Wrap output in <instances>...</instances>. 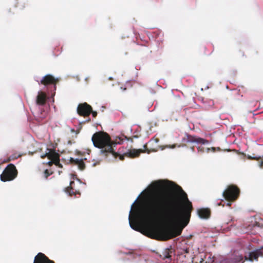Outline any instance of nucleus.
<instances>
[{
  "mask_svg": "<svg viewBox=\"0 0 263 263\" xmlns=\"http://www.w3.org/2000/svg\"><path fill=\"white\" fill-rule=\"evenodd\" d=\"M242 259H243V257H242V256H239L238 257V261H240L242 260Z\"/></svg>",
  "mask_w": 263,
  "mask_h": 263,
  "instance_id": "27",
  "label": "nucleus"
},
{
  "mask_svg": "<svg viewBox=\"0 0 263 263\" xmlns=\"http://www.w3.org/2000/svg\"><path fill=\"white\" fill-rule=\"evenodd\" d=\"M210 148H208L206 149V152H207V153H209V151H210Z\"/></svg>",
  "mask_w": 263,
  "mask_h": 263,
  "instance_id": "33",
  "label": "nucleus"
},
{
  "mask_svg": "<svg viewBox=\"0 0 263 263\" xmlns=\"http://www.w3.org/2000/svg\"><path fill=\"white\" fill-rule=\"evenodd\" d=\"M92 141L95 147L101 149L100 152L105 156L109 154H112L115 157L118 155L114 151L110 137L106 133L96 132L92 137Z\"/></svg>",
  "mask_w": 263,
  "mask_h": 263,
  "instance_id": "2",
  "label": "nucleus"
},
{
  "mask_svg": "<svg viewBox=\"0 0 263 263\" xmlns=\"http://www.w3.org/2000/svg\"><path fill=\"white\" fill-rule=\"evenodd\" d=\"M36 104L39 105H44L46 101V95L42 91L39 92L36 97Z\"/></svg>",
  "mask_w": 263,
  "mask_h": 263,
  "instance_id": "14",
  "label": "nucleus"
},
{
  "mask_svg": "<svg viewBox=\"0 0 263 263\" xmlns=\"http://www.w3.org/2000/svg\"><path fill=\"white\" fill-rule=\"evenodd\" d=\"M182 142L184 143H196L198 144H206L209 143L207 140L203 138L198 137L197 136L186 135L182 139Z\"/></svg>",
  "mask_w": 263,
  "mask_h": 263,
  "instance_id": "7",
  "label": "nucleus"
},
{
  "mask_svg": "<svg viewBox=\"0 0 263 263\" xmlns=\"http://www.w3.org/2000/svg\"><path fill=\"white\" fill-rule=\"evenodd\" d=\"M192 150L193 152H194V151H195L194 147H192Z\"/></svg>",
  "mask_w": 263,
  "mask_h": 263,
  "instance_id": "35",
  "label": "nucleus"
},
{
  "mask_svg": "<svg viewBox=\"0 0 263 263\" xmlns=\"http://www.w3.org/2000/svg\"><path fill=\"white\" fill-rule=\"evenodd\" d=\"M17 175V171L15 165L13 164H9L1 175V179L4 182L11 181L15 178Z\"/></svg>",
  "mask_w": 263,
  "mask_h": 263,
  "instance_id": "4",
  "label": "nucleus"
},
{
  "mask_svg": "<svg viewBox=\"0 0 263 263\" xmlns=\"http://www.w3.org/2000/svg\"><path fill=\"white\" fill-rule=\"evenodd\" d=\"M90 121V119L89 118L88 120V122H89Z\"/></svg>",
  "mask_w": 263,
  "mask_h": 263,
  "instance_id": "36",
  "label": "nucleus"
},
{
  "mask_svg": "<svg viewBox=\"0 0 263 263\" xmlns=\"http://www.w3.org/2000/svg\"><path fill=\"white\" fill-rule=\"evenodd\" d=\"M197 149L199 153H203L204 152V147L201 146H198Z\"/></svg>",
  "mask_w": 263,
  "mask_h": 263,
  "instance_id": "22",
  "label": "nucleus"
},
{
  "mask_svg": "<svg viewBox=\"0 0 263 263\" xmlns=\"http://www.w3.org/2000/svg\"><path fill=\"white\" fill-rule=\"evenodd\" d=\"M74 182L73 181H70V186L66 187L65 189V192H66L67 193H68L70 196H71L75 194L74 192L73 191V189L72 187V184H74Z\"/></svg>",
  "mask_w": 263,
  "mask_h": 263,
  "instance_id": "19",
  "label": "nucleus"
},
{
  "mask_svg": "<svg viewBox=\"0 0 263 263\" xmlns=\"http://www.w3.org/2000/svg\"><path fill=\"white\" fill-rule=\"evenodd\" d=\"M143 148H144V149H142L143 151H144L143 153H147L148 154L150 153L152 151L155 152L157 151L155 149H152V150H149V149H148L147 147V144H145L143 145Z\"/></svg>",
  "mask_w": 263,
  "mask_h": 263,
  "instance_id": "20",
  "label": "nucleus"
},
{
  "mask_svg": "<svg viewBox=\"0 0 263 263\" xmlns=\"http://www.w3.org/2000/svg\"><path fill=\"white\" fill-rule=\"evenodd\" d=\"M211 149H212V151L213 152H215V147H212V148H211Z\"/></svg>",
  "mask_w": 263,
  "mask_h": 263,
  "instance_id": "32",
  "label": "nucleus"
},
{
  "mask_svg": "<svg viewBox=\"0 0 263 263\" xmlns=\"http://www.w3.org/2000/svg\"><path fill=\"white\" fill-rule=\"evenodd\" d=\"M99 162H97V163H93V164H92V166H95L97 164H99Z\"/></svg>",
  "mask_w": 263,
  "mask_h": 263,
  "instance_id": "31",
  "label": "nucleus"
},
{
  "mask_svg": "<svg viewBox=\"0 0 263 263\" xmlns=\"http://www.w3.org/2000/svg\"><path fill=\"white\" fill-rule=\"evenodd\" d=\"M171 147H172V148H174V147H175V145H174V146H172Z\"/></svg>",
  "mask_w": 263,
  "mask_h": 263,
  "instance_id": "37",
  "label": "nucleus"
},
{
  "mask_svg": "<svg viewBox=\"0 0 263 263\" xmlns=\"http://www.w3.org/2000/svg\"><path fill=\"white\" fill-rule=\"evenodd\" d=\"M70 164L78 165L81 171H83L85 168V164L83 159H74L70 158L69 159Z\"/></svg>",
  "mask_w": 263,
  "mask_h": 263,
  "instance_id": "12",
  "label": "nucleus"
},
{
  "mask_svg": "<svg viewBox=\"0 0 263 263\" xmlns=\"http://www.w3.org/2000/svg\"><path fill=\"white\" fill-rule=\"evenodd\" d=\"M54 159V164L59 167H62V165L60 163V155L58 153H54L53 157H52Z\"/></svg>",
  "mask_w": 263,
  "mask_h": 263,
  "instance_id": "18",
  "label": "nucleus"
},
{
  "mask_svg": "<svg viewBox=\"0 0 263 263\" xmlns=\"http://www.w3.org/2000/svg\"><path fill=\"white\" fill-rule=\"evenodd\" d=\"M57 153L54 149L47 148V151L45 154H43L41 156L42 159H44L47 157L50 161L46 163V164L49 166H51L53 164H54V159L52 158L53 157V154Z\"/></svg>",
  "mask_w": 263,
  "mask_h": 263,
  "instance_id": "9",
  "label": "nucleus"
},
{
  "mask_svg": "<svg viewBox=\"0 0 263 263\" xmlns=\"http://www.w3.org/2000/svg\"><path fill=\"white\" fill-rule=\"evenodd\" d=\"M174 250L171 247L170 248L165 249L160 255V257L162 259H170L171 260L172 254L173 253Z\"/></svg>",
  "mask_w": 263,
  "mask_h": 263,
  "instance_id": "15",
  "label": "nucleus"
},
{
  "mask_svg": "<svg viewBox=\"0 0 263 263\" xmlns=\"http://www.w3.org/2000/svg\"><path fill=\"white\" fill-rule=\"evenodd\" d=\"M184 252L185 253H189V250L188 249H186L185 250H184Z\"/></svg>",
  "mask_w": 263,
  "mask_h": 263,
  "instance_id": "28",
  "label": "nucleus"
},
{
  "mask_svg": "<svg viewBox=\"0 0 263 263\" xmlns=\"http://www.w3.org/2000/svg\"><path fill=\"white\" fill-rule=\"evenodd\" d=\"M125 157H126V156L124 155V154L122 155H119V158L121 160H123L124 159Z\"/></svg>",
  "mask_w": 263,
  "mask_h": 263,
  "instance_id": "24",
  "label": "nucleus"
},
{
  "mask_svg": "<svg viewBox=\"0 0 263 263\" xmlns=\"http://www.w3.org/2000/svg\"><path fill=\"white\" fill-rule=\"evenodd\" d=\"M248 158L250 160H254L258 161V165L260 168H263V156L262 157H252L251 156H248Z\"/></svg>",
  "mask_w": 263,
  "mask_h": 263,
  "instance_id": "17",
  "label": "nucleus"
},
{
  "mask_svg": "<svg viewBox=\"0 0 263 263\" xmlns=\"http://www.w3.org/2000/svg\"><path fill=\"white\" fill-rule=\"evenodd\" d=\"M143 152L144 151H143L142 149H132L125 153L124 155L127 157L134 158L138 157L140 154L143 153Z\"/></svg>",
  "mask_w": 263,
  "mask_h": 263,
  "instance_id": "11",
  "label": "nucleus"
},
{
  "mask_svg": "<svg viewBox=\"0 0 263 263\" xmlns=\"http://www.w3.org/2000/svg\"><path fill=\"white\" fill-rule=\"evenodd\" d=\"M259 256H263V251L261 249H257L250 252L248 255H245V259L250 261H257Z\"/></svg>",
  "mask_w": 263,
  "mask_h": 263,
  "instance_id": "8",
  "label": "nucleus"
},
{
  "mask_svg": "<svg viewBox=\"0 0 263 263\" xmlns=\"http://www.w3.org/2000/svg\"><path fill=\"white\" fill-rule=\"evenodd\" d=\"M182 257H185V255H183L182 254L179 255V258H181Z\"/></svg>",
  "mask_w": 263,
  "mask_h": 263,
  "instance_id": "30",
  "label": "nucleus"
},
{
  "mask_svg": "<svg viewBox=\"0 0 263 263\" xmlns=\"http://www.w3.org/2000/svg\"><path fill=\"white\" fill-rule=\"evenodd\" d=\"M240 190L235 185H229L223 191L222 196L227 201H235L239 195Z\"/></svg>",
  "mask_w": 263,
  "mask_h": 263,
  "instance_id": "3",
  "label": "nucleus"
},
{
  "mask_svg": "<svg viewBox=\"0 0 263 263\" xmlns=\"http://www.w3.org/2000/svg\"><path fill=\"white\" fill-rule=\"evenodd\" d=\"M52 173H53V172L50 173L48 170H45L44 172V176H45V178L47 179L48 177V176H49L50 175L52 174Z\"/></svg>",
  "mask_w": 263,
  "mask_h": 263,
  "instance_id": "21",
  "label": "nucleus"
},
{
  "mask_svg": "<svg viewBox=\"0 0 263 263\" xmlns=\"http://www.w3.org/2000/svg\"><path fill=\"white\" fill-rule=\"evenodd\" d=\"M155 142H156V143H157V142L159 141V139H156L155 140Z\"/></svg>",
  "mask_w": 263,
  "mask_h": 263,
  "instance_id": "34",
  "label": "nucleus"
},
{
  "mask_svg": "<svg viewBox=\"0 0 263 263\" xmlns=\"http://www.w3.org/2000/svg\"><path fill=\"white\" fill-rule=\"evenodd\" d=\"M173 183L168 180H160L153 183V190L137 209L134 216H129L130 227L139 231L141 224L148 223L156 218H161L171 226L157 228L149 227L146 235L158 240L166 241L180 235L183 229L189 223L193 206L182 188L177 185L176 189L181 192L186 202L182 208L181 197L172 196L164 191L171 187Z\"/></svg>",
  "mask_w": 263,
  "mask_h": 263,
  "instance_id": "1",
  "label": "nucleus"
},
{
  "mask_svg": "<svg viewBox=\"0 0 263 263\" xmlns=\"http://www.w3.org/2000/svg\"><path fill=\"white\" fill-rule=\"evenodd\" d=\"M125 139L128 141L130 140L132 142H133L132 138L127 137V136L123 135L121 136L117 137L115 139V142L116 144H122L124 140Z\"/></svg>",
  "mask_w": 263,
  "mask_h": 263,
  "instance_id": "16",
  "label": "nucleus"
},
{
  "mask_svg": "<svg viewBox=\"0 0 263 263\" xmlns=\"http://www.w3.org/2000/svg\"><path fill=\"white\" fill-rule=\"evenodd\" d=\"M228 202L226 204V205L228 206H231V202H233L234 201H227Z\"/></svg>",
  "mask_w": 263,
  "mask_h": 263,
  "instance_id": "25",
  "label": "nucleus"
},
{
  "mask_svg": "<svg viewBox=\"0 0 263 263\" xmlns=\"http://www.w3.org/2000/svg\"><path fill=\"white\" fill-rule=\"evenodd\" d=\"M223 202V200H221V202L217 204V205L219 206L220 205H222L221 202Z\"/></svg>",
  "mask_w": 263,
  "mask_h": 263,
  "instance_id": "29",
  "label": "nucleus"
},
{
  "mask_svg": "<svg viewBox=\"0 0 263 263\" xmlns=\"http://www.w3.org/2000/svg\"><path fill=\"white\" fill-rule=\"evenodd\" d=\"M198 214L200 218L207 219L209 218L211 215V211L209 209L202 208L198 210Z\"/></svg>",
  "mask_w": 263,
  "mask_h": 263,
  "instance_id": "13",
  "label": "nucleus"
},
{
  "mask_svg": "<svg viewBox=\"0 0 263 263\" xmlns=\"http://www.w3.org/2000/svg\"><path fill=\"white\" fill-rule=\"evenodd\" d=\"M20 156H21V155H18L17 156H13L11 157H12V159H16V158H17L18 157H19Z\"/></svg>",
  "mask_w": 263,
  "mask_h": 263,
  "instance_id": "26",
  "label": "nucleus"
},
{
  "mask_svg": "<svg viewBox=\"0 0 263 263\" xmlns=\"http://www.w3.org/2000/svg\"><path fill=\"white\" fill-rule=\"evenodd\" d=\"M77 112L81 116L87 117L92 112V107L86 102L81 103L77 107Z\"/></svg>",
  "mask_w": 263,
  "mask_h": 263,
  "instance_id": "6",
  "label": "nucleus"
},
{
  "mask_svg": "<svg viewBox=\"0 0 263 263\" xmlns=\"http://www.w3.org/2000/svg\"><path fill=\"white\" fill-rule=\"evenodd\" d=\"M33 263H54L49 259L44 254L39 253L35 257Z\"/></svg>",
  "mask_w": 263,
  "mask_h": 263,
  "instance_id": "10",
  "label": "nucleus"
},
{
  "mask_svg": "<svg viewBox=\"0 0 263 263\" xmlns=\"http://www.w3.org/2000/svg\"><path fill=\"white\" fill-rule=\"evenodd\" d=\"M59 79L54 78L52 75L47 74L43 77L40 83L46 86L53 85V90L55 91L57 88L56 85L59 82Z\"/></svg>",
  "mask_w": 263,
  "mask_h": 263,
  "instance_id": "5",
  "label": "nucleus"
},
{
  "mask_svg": "<svg viewBox=\"0 0 263 263\" xmlns=\"http://www.w3.org/2000/svg\"><path fill=\"white\" fill-rule=\"evenodd\" d=\"M91 114H92V115L94 118H96L97 116V112L96 111H93L92 110V112H91Z\"/></svg>",
  "mask_w": 263,
  "mask_h": 263,
  "instance_id": "23",
  "label": "nucleus"
}]
</instances>
